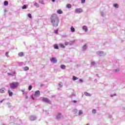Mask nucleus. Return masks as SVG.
Masks as SVG:
<instances>
[{"mask_svg": "<svg viewBox=\"0 0 125 125\" xmlns=\"http://www.w3.org/2000/svg\"><path fill=\"white\" fill-rule=\"evenodd\" d=\"M97 54L98 55H99V56H102V55L103 54V51H98L97 52Z\"/></svg>", "mask_w": 125, "mask_h": 125, "instance_id": "10", "label": "nucleus"}, {"mask_svg": "<svg viewBox=\"0 0 125 125\" xmlns=\"http://www.w3.org/2000/svg\"><path fill=\"white\" fill-rule=\"evenodd\" d=\"M86 125H89V124H86Z\"/></svg>", "mask_w": 125, "mask_h": 125, "instance_id": "43", "label": "nucleus"}, {"mask_svg": "<svg viewBox=\"0 0 125 125\" xmlns=\"http://www.w3.org/2000/svg\"><path fill=\"white\" fill-rule=\"evenodd\" d=\"M70 29H71V31L72 32V33H74L75 32V28H74V27L72 26Z\"/></svg>", "mask_w": 125, "mask_h": 125, "instance_id": "21", "label": "nucleus"}, {"mask_svg": "<svg viewBox=\"0 0 125 125\" xmlns=\"http://www.w3.org/2000/svg\"><path fill=\"white\" fill-rule=\"evenodd\" d=\"M34 5H35V6H39V4L37 3H35L34 4Z\"/></svg>", "mask_w": 125, "mask_h": 125, "instance_id": "36", "label": "nucleus"}, {"mask_svg": "<svg viewBox=\"0 0 125 125\" xmlns=\"http://www.w3.org/2000/svg\"><path fill=\"white\" fill-rule=\"evenodd\" d=\"M83 30H84V31H85V32H86L87 31V27H86V26H83Z\"/></svg>", "mask_w": 125, "mask_h": 125, "instance_id": "15", "label": "nucleus"}, {"mask_svg": "<svg viewBox=\"0 0 125 125\" xmlns=\"http://www.w3.org/2000/svg\"><path fill=\"white\" fill-rule=\"evenodd\" d=\"M41 95V92H40V91L39 90H37L35 92V96L36 97H39V96H40V95Z\"/></svg>", "mask_w": 125, "mask_h": 125, "instance_id": "6", "label": "nucleus"}, {"mask_svg": "<svg viewBox=\"0 0 125 125\" xmlns=\"http://www.w3.org/2000/svg\"><path fill=\"white\" fill-rule=\"evenodd\" d=\"M82 3H84L85 2V0H81Z\"/></svg>", "mask_w": 125, "mask_h": 125, "instance_id": "32", "label": "nucleus"}, {"mask_svg": "<svg viewBox=\"0 0 125 125\" xmlns=\"http://www.w3.org/2000/svg\"><path fill=\"white\" fill-rule=\"evenodd\" d=\"M61 68L62 69H65L66 68V65H65L64 64L61 65Z\"/></svg>", "mask_w": 125, "mask_h": 125, "instance_id": "22", "label": "nucleus"}, {"mask_svg": "<svg viewBox=\"0 0 125 125\" xmlns=\"http://www.w3.org/2000/svg\"><path fill=\"white\" fill-rule=\"evenodd\" d=\"M68 44H69V42H64V45H68Z\"/></svg>", "mask_w": 125, "mask_h": 125, "instance_id": "34", "label": "nucleus"}, {"mask_svg": "<svg viewBox=\"0 0 125 125\" xmlns=\"http://www.w3.org/2000/svg\"><path fill=\"white\" fill-rule=\"evenodd\" d=\"M32 88H33V86H32V85H29L28 87L29 90H32Z\"/></svg>", "mask_w": 125, "mask_h": 125, "instance_id": "27", "label": "nucleus"}, {"mask_svg": "<svg viewBox=\"0 0 125 125\" xmlns=\"http://www.w3.org/2000/svg\"><path fill=\"white\" fill-rule=\"evenodd\" d=\"M61 117H63L61 113H58L56 116V119L57 120H60L61 119Z\"/></svg>", "mask_w": 125, "mask_h": 125, "instance_id": "5", "label": "nucleus"}, {"mask_svg": "<svg viewBox=\"0 0 125 125\" xmlns=\"http://www.w3.org/2000/svg\"><path fill=\"white\" fill-rule=\"evenodd\" d=\"M58 14H63V11L61 9H59L57 11Z\"/></svg>", "mask_w": 125, "mask_h": 125, "instance_id": "9", "label": "nucleus"}, {"mask_svg": "<svg viewBox=\"0 0 125 125\" xmlns=\"http://www.w3.org/2000/svg\"><path fill=\"white\" fill-rule=\"evenodd\" d=\"M120 70L119 69H116L115 72H119Z\"/></svg>", "mask_w": 125, "mask_h": 125, "instance_id": "40", "label": "nucleus"}, {"mask_svg": "<svg viewBox=\"0 0 125 125\" xmlns=\"http://www.w3.org/2000/svg\"><path fill=\"white\" fill-rule=\"evenodd\" d=\"M51 22L54 27H57L59 23V18L56 14H53L50 17Z\"/></svg>", "mask_w": 125, "mask_h": 125, "instance_id": "1", "label": "nucleus"}, {"mask_svg": "<svg viewBox=\"0 0 125 125\" xmlns=\"http://www.w3.org/2000/svg\"><path fill=\"white\" fill-rule=\"evenodd\" d=\"M28 17H29V18H32V15L31 14H28Z\"/></svg>", "mask_w": 125, "mask_h": 125, "instance_id": "30", "label": "nucleus"}, {"mask_svg": "<svg viewBox=\"0 0 125 125\" xmlns=\"http://www.w3.org/2000/svg\"><path fill=\"white\" fill-rule=\"evenodd\" d=\"M75 13H82L83 12V9L81 8H77L75 9Z\"/></svg>", "mask_w": 125, "mask_h": 125, "instance_id": "4", "label": "nucleus"}, {"mask_svg": "<svg viewBox=\"0 0 125 125\" xmlns=\"http://www.w3.org/2000/svg\"><path fill=\"white\" fill-rule=\"evenodd\" d=\"M84 95H85V96H91V94L88 93L87 92H85L84 93Z\"/></svg>", "mask_w": 125, "mask_h": 125, "instance_id": "12", "label": "nucleus"}, {"mask_svg": "<svg viewBox=\"0 0 125 125\" xmlns=\"http://www.w3.org/2000/svg\"><path fill=\"white\" fill-rule=\"evenodd\" d=\"M10 88L12 89H15L19 86V83L18 82H13L10 83Z\"/></svg>", "mask_w": 125, "mask_h": 125, "instance_id": "2", "label": "nucleus"}, {"mask_svg": "<svg viewBox=\"0 0 125 125\" xmlns=\"http://www.w3.org/2000/svg\"><path fill=\"white\" fill-rule=\"evenodd\" d=\"M54 48H55V49H59V47H58V45H57V44H55L54 45Z\"/></svg>", "mask_w": 125, "mask_h": 125, "instance_id": "16", "label": "nucleus"}, {"mask_svg": "<svg viewBox=\"0 0 125 125\" xmlns=\"http://www.w3.org/2000/svg\"><path fill=\"white\" fill-rule=\"evenodd\" d=\"M59 86L62 87V86H63V83H59Z\"/></svg>", "mask_w": 125, "mask_h": 125, "instance_id": "26", "label": "nucleus"}, {"mask_svg": "<svg viewBox=\"0 0 125 125\" xmlns=\"http://www.w3.org/2000/svg\"><path fill=\"white\" fill-rule=\"evenodd\" d=\"M5 92V88H2L0 89V93H4Z\"/></svg>", "mask_w": 125, "mask_h": 125, "instance_id": "8", "label": "nucleus"}, {"mask_svg": "<svg viewBox=\"0 0 125 125\" xmlns=\"http://www.w3.org/2000/svg\"><path fill=\"white\" fill-rule=\"evenodd\" d=\"M4 100H2L1 101H0V103H2V102H3V101H4Z\"/></svg>", "mask_w": 125, "mask_h": 125, "instance_id": "39", "label": "nucleus"}, {"mask_svg": "<svg viewBox=\"0 0 125 125\" xmlns=\"http://www.w3.org/2000/svg\"><path fill=\"white\" fill-rule=\"evenodd\" d=\"M82 115H83V111L79 110V116H82Z\"/></svg>", "mask_w": 125, "mask_h": 125, "instance_id": "24", "label": "nucleus"}, {"mask_svg": "<svg viewBox=\"0 0 125 125\" xmlns=\"http://www.w3.org/2000/svg\"><path fill=\"white\" fill-rule=\"evenodd\" d=\"M4 5L5 6H6V5H8V1H5L4 2Z\"/></svg>", "mask_w": 125, "mask_h": 125, "instance_id": "23", "label": "nucleus"}, {"mask_svg": "<svg viewBox=\"0 0 125 125\" xmlns=\"http://www.w3.org/2000/svg\"><path fill=\"white\" fill-rule=\"evenodd\" d=\"M42 101L43 102H45V103H47L48 104H51V101H50L48 98L45 97H43Z\"/></svg>", "mask_w": 125, "mask_h": 125, "instance_id": "3", "label": "nucleus"}, {"mask_svg": "<svg viewBox=\"0 0 125 125\" xmlns=\"http://www.w3.org/2000/svg\"><path fill=\"white\" fill-rule=\"evenodd\" d=\"M8 93H9V96H12V95H13V92H12L10 90H8Z\"/></svg>", "mask_w": 125, "mask_h": 125, "instance_id": "11", "label": "nucleus"}, {"mask_svg": "<svg viewBox=\"0 0 125 125\" xmlns=\"http://www.w3.org/2000/svg\"><path fill=\"white\" fill-rule=\"evenodd\" d=\"M50 61L53 63H57V60L55 58H52L51 59Z\"/></svg>", "mask_w": 125, "mask_h": 125, "instance_id": "7", "label": "nucleus"}, {"mask_svg": "<svg viewBox=\"0 0 125 125\" xmlns=\"http://www.w3.org/2000/svg\"><path fill=\"white\" fill-rule=\"evenodd\" d=\"M92 113H93V114H95V113H96V110H95V109H93V110H92Z\"/></svg>", "mask_w": 125, "mask_h": 125, "instance_id": "31", "label": "nucleus"}, {"mask_svg": "<svg viewBox=\"0 0 125 125\" xmlns=\"http://www.w3.org/2000/svg\"><path fill=\"white\" fill-rule=\"evenodd\" d=\"M22 9H27V6H26V5H24L22 7Z\"/></svg>", "mask_w": 125, "mask_h": 125, "instance_id": "25", "label": "nucleus"}, {"mask_svg": "<svg viewBox=\"0 0 125 125\" xmlns=\"http://www.w3.org/2000/svg\"><path fill=\"white\" fill-rule=\"evenodd\" d=\"M83 81L82 79L79 80V83H83Z\"/></svg>", "mask_w": 125, "mask_h": 125, "instance_id": "37", "label": "nucleus"}, {"mask_svg": "<svg viewBox=\"0 0 125 125\" xmlns=\"http://www.w3.org/2000/svg\"><path fill=\"white\" fill-rule=\"evenodd\" d=\"M8 53H9V52H6L5 53V56H6V57H9V55H8Z\"/></svg>", "mask_w": 125, "mask_h": 125, "instance_id": "28", "label": "nucleus"}, {"mask_svg": "<svg viewBox=\"0 0 125 125\" xmlns=\"http://www.w3.org/2000/svg\"><path fill=\"white\" fill-rule=\"evenodd\" d=\"M52 1L53 2H54V1H55V0H52Z\"/></svg>", "mask_w": 125, "mask_h": 125, "instance_id": "42", "label": "nucleus"}, {"mask_svg": "<svg viewBox=\"0 0 125 125\" xmlns=\"http://www.w3.org/2000/svg\"><path fill=\"white\" fill-rule=\"evenodd\" d=\"M19 56L20 57H22V56H24V53L22 52H21L19 53Z\"/></svg>", "mask_w": 125, "mask_h": 125, "instance_id": "14", "label": "nucleus"}, {"mask_svg": "<svg viewBox=\"0 0 125 125\" xmlns=\"http://www.w3.org/2000/svg\"><path fill=\"white\" fill-rule=\"evenodd\" d=\"M83 49L84 50H85L86 49V44L84 45V46H83Z\"/></svg>", "mask_w": 125, "mask_h": 125, "instance_id": "29", "label": "nucleus"}, {"mask_svg": "<svg viewBox=\"0 0 125 125\" xmlns=\"http://www.w3.org/2000/svg\"><path fill=\"white\" fill-rule=\"evenodd\" d=\"M55 34H58V29H57L54 31Z\"/></svg>", "mask_w": 125, "mask_h": 125, "instance_id": "33", "label": "nucleus"}, {"mask_svg": "<svg viewBox=\"0 0 125 125\" xmlns=\"http://www.w3.org/2000/svg\"><path fill=\"white\" fill-rule=\"evenodd\" d=\"M114 7H115V8H119V5L117 3H115L113 5Z\"/></svg>", "mask_w": 125, "mask_h": 125, "instance_id": "20", "label": "nucleus"}, {"mask_svg": "<svg viewBox=\"0 0 125 125\" xmlns=\"http://www.w3.org/2000/svg\"><path fill=\"white\" fill-rule=\"evenodd\" d=\"M73 103H77V101L74 100L73 101Z\"/></svg>", "mask_w": 125, "mask_h": 125, "instance_id": "38", "label": "nucleus"}, {"mask_svg": "<svg viewBox=\"0 0 125 125\" xmlns=\"http://www.w3.org/2000/svg\"><path fill=\"white\" fill-rule=\"evenodd\" d=\"M31 98L33 99V100H35V99H34V97H33V96H31Z\"/></svg>", "mask_w": 125, "mask_h": 125, "instance_id": "41", "label": "nucleus"}, {"mask_svg": "<svg viewBox=\"0 0 125 125\" xmlns=\"http://www.w3.org/2000/svg\"><path fill=\"white\" fill-rule=\"evenodd\" d=\"M67 8H72V5L71 4H67L66 5Z\"/></svg>", "mask_w": 125, "mask_h": 125, "instance_id": "17", "label": "nucleus"}, {"mask_svg": "<svg viewBox=\"0 0 125 125\" xmlns=\"http://www.w3.org/2000/svg\"><path fill=\"white\" fill-rule=\"evenodd\" d=\"M77 80H79V78L75 76H73V81H77Z\"/></svg>", "mask_w": 125, "mask_h": 125, "instance_id": "18", "label": "nucleus"}, {"mask_svg": "<svg viewBox=\"0 0 125 125\" xmlns=\"http://www.w3.org/2000/svg\"><path fill=\"white\" fill-rule=\"evenodd\" d=\"M59 46L60 47H62V48H65V46L64 45V44L62 43L59 44Z\"/></svg>", "mask_w": 125, "mask_h": 125, "instance_id": "13", "label": "nucleus"}, {"mask_svg": "<svg viewBox=\"0 0 125 125\" xmlns=\"http://www.w3.org/2000/svg\"><path fill=\"white\" fill-rule=\"evenodd\" d=\"M24 71H28L29 70V67L28 66H25L23 67Z\"/></svg>", "mask_w": 125, "mask_h": 125, "instance_id": "19", "label": "nucleus"}, {"mask_svg": "<svg viewBox=\"0 0 125 125\" xmlns=\"http://www.w3.org/2000/svg\"><path fill=\"white\" fill-rule=\"evenodd\" d=\"M91 64L93 66V65H95V62H91Z\"/></svg>", "mask_w": 125, "mask_h": 125, "instance_id": "35", "label": "nucleus"}]
</instances>
